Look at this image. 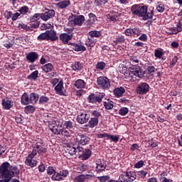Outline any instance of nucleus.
Listing matches in <instances>:
<instances>
[{
  "label": "nucleus",
  "instance_id": "4c0bfd02",
  "mask_svg": "<svg viewBox=\"0 0 182 182\" xmlns=\"http://www.w3.org/2000/svg\"><path fill=\"white\" fill-rule=\"evenodd\" d=\"M86 181V176L85 174H80L76 176L74 178V182H85Z\"/></svg>",
  "mask_w": 182,
  "mask_h": 182
},
{
  "label": "nucleus",
  "instance_id": "39448f33",
  "mask_svg": "<svg viewBox=\"0 0 182 182\" xmlns=\"http://www.w3.org/2000/svg\"><path fill=\"white\" fill-rule=\"evenodd\" d=\"M106 96L105 92H99L98 94L91 93L87 97L88 103H92V105H100L102 103L104 97Z\"/></svg>",
  "mask_w": 182,
  "mask_h": 182
},
{
  "label": "nucleus",
  "instance_id": "c9c22d12",
  "mask_svg": "<svg viewBox=\"0 0 182 182\" xmlns=\"http://www.w3.org/2000/svg\"><path fill=\"white\" fill-rule=\"evenodd\" d=\"M164 55V50L161 48H158L155 50L154 56L155 58H158V59H161V56Z\"/></svg>",
  "mask_w": 182,
  "mask_h": 182
},
{
  "label": "nucleus",
  "instance_id": "a18cd8bd",
  "mask_svg": "<svg viewBox=\"0 0 182 182\" xmlns=\"http://www.w3.org/2000/svg\"><path fill=\"white\" fill-rule=\"evenodd\" d=\"M164 9V4H163L161 1H159L156 4V11H158L160 14H163Z\"/></svg>",
  "mask_w": 182,
  "mask_h": 182
},
{
  "label": "nucleus",
  "instance_id": "c85d7f7f",
  "mask_svg": "<svg viewBox=\"0 0 182 182\" xmlns=\"http://www.w3.org/2000/svg\"><path fill=\"white\" fill-rule=\"evenodd\" d=\"M29 97H30V102L31 104H35L38 102V100H39V94L36 93V92H31L29 95Z\"/></svg>",
  "mask_w": 182,
  "mask_h": 182
},
{
  "label": "nucleus",
  "instance_id": "6e6d98bb",
  "mask_svg": "<svg viewBox=\"0 0 182 182\" xmlns=\"http://www.w3.org/2000/svg\"><path fill=\"white\" fill-rule=\"evenodd\" d=\"M38 41H48V31L40 34L38 36Z\"/></svg>",
  "mask_w": 182,
  "mask_h": 182
},
{
  "label": "nucleus",
  "instance_id": "de8ad7c7",
  "mask_svg": "<svg viewBox=\"0 0 182 182\" xmlns=\"http://www.w3.org/2000/svg\"><path fill=\"white\" fill-rule=\"evenodd\" d=\"M39 21H33L32 20H31L30 23L28 24V26H30L31 28V31H32V29H36V28L39 27Z\"/></svg>",
  "mask_w": 182,
  "mask_h": 182
},
{
  "label": "nucleus",
  "instance_id": "2f4dec72",
  "mask_svg": "<svg viewBox=\"0 0 182 182\" xmlns=\"http://www.w3.org/2000/svg\"><path fill=\"white\" fill-rule=\"evenodd\" d=\"M88 124H89V127H90V129H93V128L96 127V126H97V124H99V119L91 117L88 122Z\"/></svg>",
  "mask_w": 182,
  "mask_h": 182
},
{
  "label": "nucleus",
  "instance_id": "4468645a",
  "mask_svg": "<svg viewBox=\"0 0 182 182\" xmlns=\"http://www.w3.org/2000/svg\"><path fill=\"white\" fill-rule=\"evenodd\" d=\"M85 22V16L80 15L75 17L73 21H69V25L70 23H74V25H76L77 26H82L83 25V23Z\"/></svg>",
  "mask_w": 182,
  "mask_h": 182
},
{
  "label": "nucleus",
  "instance_id": "c756f323",
  "mask_svg": "<svg viewBox=\"0 0 182 182\" xmlns=\"http://www.w3.org/2000/svg\"><path fill=\"white\" fill-rule=\"evenodd\" d=\"M42 70L45 72V73H49V72H52L53 70V65L50 63H48L41 67Z\"/></svg>",
  "mask_w": 182,
  "mask_h": 182
},
{
  "label": "nucleus",
  "instance_id": "774afa93",
  "mask_svg": "<svg viewBox=\"0 0 182 182\" xmlns=\"http://www.w3.org/2000/svg\"><path fill=\"white\" fill-rule=\"evenodd\" d=\"M147 171H137V176H139V177H141V178H146V176H147Z\"/></svg>",
  "mask_w": 182,
  "mask_h": 182
},
{
  "label": "nucleus",
  "instance_id": "dca6fc26",
  "mask_svg": "<svg viewBox=\"0 0 182 182\" xmlns=\"http://www.w3.org/2000/svg\"><path fill=\"white\" fill-rule=\"evenodd\" d=\"M27 60L30 62V63H33L34 62H36L38 59H39V54L36 52H31L28 53L26 56Z\"/></svg>",
  "mask_w": 182,
  "mask_h": 182
},
{
  "label": "nucleus",
  "instance_id": "e2e57ef3",
  "mask_svg": "<svg viewBox=\"0 0 182 182\" xmlns=\"http://www.w3.org/2000/svg\"><path fill=\"white\" fill-rule=\"evenodd\" d=\"M53 26L52 25V23H43L41 28L43 31L45 29H52Z\"/></svg>",
  "mask_w": 182,
  "mask_h": 182
},
{
  "label": "nucleus",
  "instance_id": "f257e3e1",
  "mask_svg": "<svg viewBox=\"0 0 182 182\" xmlns=\"http://www.w3.org/2000/svg\"><path fill=\"white\" fill-rule=\"evenodd\" d=\"M31 147L33 150L28 154L25 160V164L26 166H28L31 168H33V167H36V166H38V161L35 159V156L37 154H39L40 156L46 154L48 149L45 148V145H43V140L41 139L34 141L31 144Z\"/></svg>",
  "mask_w": 182,
  "mask_h": 182
},
{
  "label": "nucleus",
  "instance_id": "2eb2a0df",
  "mask_svg": "<svg viewBox=\"0 0 182 182\" xmlns=\"http://www.w3.org/2000/svg\"><path fill=\"white\" fill-rule=\"evenodd\" d=\"M63 80H61L55 87L54 90L56 92L57 95H60V96H66V94L63 92Z\"/></svg>",
  "mask_w": 182,
  "mask_h": 182
},
{
  "label": "nucleus",
  "instance_id": "4d7b16f0",
  "mask_svg": "<svg viewBox=\"0 0 182 182\" xmlns=\"http://www.w3.org/2000/svg\"><path fill=\"white\" fill-rule=\"evenodd\" d=\"M18 28H20V29H24V31H31V26H29V24L26 25L23 23H19Z\"/></svg>",
  "mask_w": 182,
  "mask_h": 182
},
{
  "label": "nucleus",
  "instance_id": "0e129e2a",
  "mask_svg": "<svg viewBox=\"0 0 182 182\" xmlns=\"http://www.w3.org/2000/svg\"><path fill=\"white\" fill-rule=\"evenodd\" d=\"M58 173L60 174V177L63 178V177H68L69 171L68 170L62 169L58 172Z\"/></svg>",
  "mask_w": 182,
  "mask_h": 182
},
{
  "label": "nucleus",
  "instance_id": "412c9836",
  "mask_svg": "<svg viewBox=\"0 0 182 182\" xmlns=\"http://www.w3.org/2000/svg\"><path fill=\"white\" fill-rule=\"evenodd\" d=\"M21 103L23 106H27V105H29V103H31V98L29 97V94H28L27 92H24L21 95Z\"/></svg>",
  "mask_w": 182,
  "mask_h": 182
},
{
  "label": "nucleus",
  "instance_id": "b1692460",
  "mask_svg": "<svg viewBox=\"0 0 182 182\" xmlns=\"http://www.w3.org/2000/svg\"><path fill=\"white\" fill-rule=\"evenodd\" d=\"M71 68L75 72H79L83 69V64L79 61H75L71 65Z\"/></svg>",
  "mask_w": 182,
  "mask_h": 182
},
{
  "label": "nucleus",
  "instance_id": "ea45409f",
  "mask_svg": "<svg viewBox=\"0 0 182 182\" xmlns=\"http://www.w3.org/2000/svg\"><path fill=\"white\" fill-rule=\"evenodd\" d=\"M119 139V135H112L110 134H108L107 140H112V141H114V143H117Z\"/></svg>",
  "mask_w": 182,
  "mask_h": 182
},
{
  "label": "nucleus",
  "instance_id": "9b49d317",
  "mask_svg": "<svg viewBox=\"0 0 182 182\" xmlns=\"http://www.w3.org/2000/svg\"><path fill=\"white\" fill-rule=\"evenodd\" d=\"M150 90V85L147 82H141L136 89L137 95H146Z\"/></svg>",
  "mask_w": 182,
  "mask_h": 182
},
{
  "label": "nucleus",
  "instance_id": "a878e982",
  "mask_svg": "<svg viewBox=\"0 0 182 182\" xmlns=\"http://www.w3.org/2000/svg\"><path fill=\"white\" fill-rule=\"evenodd\" d=\"M70 0H63L57 3V6H58L60 9H65V8H68V6H70Z\"/></svg>",
  "mask_w": 182,
  "mask_h": 182
},
{
  "label": "nucleus",
  "instance_id": "6ab92c4d",
  "mask_svg": "<svg viewBox=\"0 0 182 182\" xmlns=\"http://www.w3.org/2000/svg\"><path fill=\"white\" fill-rule=\"evenodd\" d=\"M113 92L115 97H122L126 93V89L123 87H117L114 89Z\"/></svg>",
  "mask_w": 182,
  "mask_h": 182
},
{
  "label": "nucleus",
  "instance_id": "09e8293b",
  "mask_svg": "<svg viewBox=\"0 0 182 182\" xmlns=\"http://www.w3.org/2000/svg\"><path fill=\"white\" fill-rule=\"evenodd\" d=\"M91 116L94 118V119H98L100 117H102V112L97 111V110H93L91 112Z\"/></svg>",
  "mask_w": 182,
  "mask_h": 182
},
{
  "label": "nucleus",
  "instance_id": "f8f14e48",
  "mask_svg": "<svg viewBox=\"0 0 182 182\" xmlns=\"http://www.w3.org/2000/svg\"><path fill=\"white\" fill-rule=\"evenodd\" d=\"M126 36H134V38H137L141 35V31L140 28L135 27L134 28H127L124 31Z\"/></svg>",
  "mask_w": 182,
  "mask_h": 182
},
{
  "label": "nucleus",
  "instance_id": "052dcab7",
  "mask_svg": "<svg viewBox=\"0 0 182 182\" xmlns=\"http://www.w3.org/2000/svg\"><path fill=\"white\" fill-rule=\"evenodd\" d=\"M56 170H55V168H53V166H48L47 168V174L48 176H52V174H55L56 173Z\"/></svg>",
  "mask_w": 182,
  "mask_h": 182
},
{
  "label": "nucleus",
  "instance_id": "f3484780",
  "mask_svg": "<svg viewBox=\"0 0 182 182\" xmlns=\"http://www.w3.org/2000/svg\"><path fill=\"white\" fill-rule=\"evenodd\" d=\"M53 16H55V10L50 9L41 14V19L48 21V19H52Z\"/></svg>",
  "mask_w": 182,
  "mask_h": 182
},
{
  "label": "nucleus",
  "instance_id": "69168bd1",
  "mask_svg": "<svg viewBox=\"0 0 182 182\" xmlns=\"http://www.w3.org/2000/svg\"><path fill=\"white\" fill-rule=\"evenodd\" d=\"M177 62H178V58L177 56H174L170 63L169 68H173V66H176V63H177Z\"/></svg>",
  "mask_w": 182,
  "mask_h": 182
},
{
  "label": "nucleus",
  "instance_id": "13d9d810",
  "mask_svg": "<svg viewBox=\"0 0 182 182\" xmlns=\"http://www.w3.org/2000/svg\"><path fill=\"white\" fill-rule=\"evenodd\" d=\"M38 170L39 173H45L46 170V166H45V164L41 162L40 165L38 166Z\"/></svg>",
  "mask_w": 182,
  "mask_h": 182
},
{
  "label": "nucleus",
  "instance_id": "864d4df0",
  "mask_svg": "<svg viewBox=\"0 0 182 182\" xmlns=\"http://www.w3.org/2000/svg\"><path fill=\"white\" fill-rule=\"evenodd\" d=\"M156 70V68H154V66L153 65H149L146 68V72L148 75H152L153 73H154Z\"/></svg>",
  "mask_w": 182,
  "mask_h": 182
},
{
  "label": "nucleus",
  "instance_id": "c03bdc74",
  "mask_svg": "<svg viewBox=\"0 0 182 182\" xmlns=\"http://www.w3.org/2000/svg\"><path fill=\"white\" fill-rule=\"evenodd\" d=\"M51 180H53V181H62L63 178L61 177L59 172L57 171L51 176Z\"/></svg>",
  "mask_w": 182,
  "mask_h": 182
},
{
  "label": "nucleus",
  "instance_id": "bf43d9fd",
  "mask_svg": "<svg viewBox=\"0 0 182 182\" xmlns=\"http://www.w3.org/2000/svg\"><path fill=\"white\" fill-rule=\"evenodd\" d=\"M42 18V14H36L33 15V16L31 18V21H35V22H39V20Z\"/></svg>",
  "mask_w": 182,
  "mask_h": 182
},
{
  "label": "nucleus",
  "instance_id": "0eeeda50",
  "mask_svg": "<svg viewBox=\"0 0 182 182\" xmlns=\"http://www.w3.org/2000/svg\"><path fill=\"white\" fill-rule=\"evenodd\" d=\"M75 141L78 145L86 146V144L90 143V137L85 134L80 133L76 136Z\"/></svg>",
  "mask_w": 182,
  "mask_h": 182
},
{
  "label": "nucleus",
  "instance_id": "ddd939ff",
  "mask_svg": "<svg viewBox=\"0 0 182 182\" xmlns=\"http://www.w3.org/2000/svg\"><path fill=\"white\" fill-rule=\"evenodd\" d=\"M96 167L95 170L97 173H102V171L106 170V167H107V164L105 162V160L102 159H99L95 161Z\"/></svg>",
  "mask_w": 182,
  "mask_h": 182
},
{
  "label": "nucleus",
  "instance_id": "72a5a7b5",
  "mask_svg": "<svg viewBox=\"0 0 182 182\" xmlns=\"http://www.w3.org/2000/svg\"><path fill=\"white\" fill-rule=\"evenodd\" d=\"M104 107L106 110H112L114 105H113V101L110 100V99L107 100V101L104 102Z\"/></svg>",
  "mask_w": 182,
  "mask_h": 182
},
{
  "label": "nucleus",
  "instance_id": "f704fd0d",
  "mask_svg": "<svg viewBox=\"0 0 182 182\" xmlns=\"http://www.w3.org/2000/svg\"><path fill=\"white\" fill-rule=\"evenodd\" d=\"M35 110V107H33V105H27L24 107V112L26 114H31L32 113H34Z\"/></svg>",
  "mask_w": 182,
  "mask_h": 182
},
{
  "label": "nucleus",
  "instance_id": "a211bd4d",
  "mask_svg": "<svg viewBox=\"0 0 182 182\" xmlns=\"http://www.w3.org/2000/svg\"><path fill=\"white\" fill-rule=\"evenodd\" d=\"M1 105L4 110H9V109L14 107V102L8 98H4L1 102Z\"/></svg>",
  "mask_w": 182,
  "mask_h": 182
},
{
  "label": "nucleus",
  "instance_id": "680f3d73",
  "mask_svg": "<svg viewBox=\"0 0 182 182\" xmlns=\"http://www.w3.org/2000/svg\"><path fill=\"white\" fill-rule=\"evenodd\" d=\"M144 166V161L140 160L134 164V168H141Z\"/></svg>",
  "mask_w": 182,
  "mask_h": 182
},
{
  "label": "nucleus",
  "instance_id": "6e6552de",
  "mask_svg": "<svg viewBox=\"0 0 182 182\" xmlns=\"http://www.w3.org/2000/svg\"><path fill=\"white\" fill-rule=\"evenodd\" d=\"M89 119H90V114L86 111L80 112L77 115V122L79 124H85V123H87Z\"/></svg>",
  "mask_w": 182,
  "mask_h": 182
},
{
  "label": "nucleus",
  "instance_id": "7c9ffc66",
  "mask_svg": "<svg viewBox=\"0 0 182 182\" xmlns=\"http://www.w3.org/2000/svg\"><path fill=\"white\" fill-rule=\"evenodd\" d=\"M63 126V128L66 129L67 130H69L70 132H73V122L70 120L64 122Z\"/></svg>",
  "mask_w": 182,
  "mask_h": 182
},
{
  "label": "nucleus",
  "instance_id": "f03ea898",
  "mask_svg": "<svg viewBox=\"0 0 182 182\" xmlns=\"http://www.w3.org/2000/svg\"><path fill=\"white\" fill-rule=\"evenodd\" d=\"M19 168L15 165H11L9 162H4L0 166V182H21L14 177L19 176ZM12 178H14L12 180Z\"/></svg>",
  "mask_w": 182,
  "mask_h": 182
},
{
  "label": "nucleus",
  "instance_id": "423d86ee",
  "mask_svg": "<svg viewBox=\"0 0 182 182\" xmlns=\"http://www.w3.org/2000/svg\"><path fill=\"white\" fill-rule=\"evenodd\" d=\"M129 76H135L136 77H144L146 74V71L143 70V68L140 67V65H132L129 68Z\"/></svg>",
  "mask_w": 182,
  "mask_h": 182
},
{
  "label": "nucleus",
  "instance_id": "7ed1b4c3",
  "mask_svg": "<svg viewBox=\"0 0 182 182\" xmlns=\"http://www.w3.org/2000/svg\"><path fill=\"white\" fill-rule=\"evenodd\" d=\"M132 15L142 18L143 21H150L154 16V9H148L143 4H134L131 7Z\"/></svg>",
  "mask_w": 182,
  "mask_h": 182
},
{
  "label": "nucleus",
  "instance_id": "3c124183",
  "mask_svg": "<svg viewBox=\"0 0 182 182\" xmlns=\"http://www.w3.org/2000/svg\"><path fill=\"white\" fill-rule=\"evenodd\" d=\"M129 113V108L127 107H121L119 110V114L120 116H126Z\"/></svg>",
  "mask_w": 182,
  "mask_h": 182
},
{
  "label": "nucleus",
  "instance_id": "393cba45",
  "mask_svg": "<svg viewBox=\"0 0 182 182\" xmlns=\"http://www.w3.org/2000/svg\"><path fill=\"white\" fill-rule=\"evenodd\" d=\"M118 14L117 12H112L107 15V21L108 22H116L119 19V17H117Z\"/></svg>",
  "mask_w": 182,
  "mask_h": 182
},
{
  "label": "nucleus",
  "instance_id": "338daca9",
  "mask_svg": "<svg viewBox=\"0 0 182 182\" xmlns=\"http://www.w3.org/2000/svg\"><path fill=\"white\" fill-rule=\"evenodd\" d=\"M88 16L90 18L89 21H90L92 23L97 21V17H96V16L93 14V13L89 14Z\"/></svg>",
  "mask_w": 182,
  "mask_h": 182
},
{
  "label": "nucleus",
  "instance_id": "37998d69",
  "mask_svg": "<svg viewBox=\"0 0 182 182\" xmlns=\"http://www.w3.org/2000/svg\"><path fill=\"white\" fill-rule=\"evenodd\" d=\"M105 68H106V63L103 61L97 63L95 65V68L97 70H105Z\"/></svg>",
  "mask_w": 182,
  "mask_h": 182
},
{
  "label": "nucleus",
  "instance_id": "8fccbe9b",
  "mask_svg": "<svg viewBox=\"0 0 182 182\" xmlns=\"http://www.w3.org/2000/svg\"><path fill=\"white\" fill-rule=\"evenodd\" d=\"M107 2H109V0H95L94 4L96 6H102V5L107 4Z\"/></svg>",
  "mask_w": 182,
  "mask_h": 182
},
{
  "label": "nucleus",
  "instance_id": "e433bc0d",
  "mask_svg": "<svg viewBox=\"0 0 182 182\" xmlns=\"http://www.w3.org/2000/svg\"><path fill=\"white\" fill-rule=\"evenodd\" d=\"M38 75H39V71L35 70L27 77V79L28 80H36L38 79Z\"/></svg>",
  "mask_w": 182,
  "mask_h": 182
},
{
  "label": "nucleus",
  "instance_id": "1a4fd4ad",
  "mask_svg": "<svg viewBox=\"0 0 182 182\" xmlns=\"http://www.w3.org/2000/svg\"><path fill=\"white\" fill-rule=\"evenodd\" d=\"M120 182H132L136 179V173L134 171L126 172L125 175L119 176Z\"/></svg>",
  "mask_w": 182,
  "mask_h": 182
},
{
  "label": "nucleus",
  "instance_id": "bb28decb",
  "mask_svg": "<svg viewBox=\"0 0 182 182\" xmlns=\"http://www.w3.org/2000/svg\"><path fill=\"white\" fill-rule=\"evenodd\" d=\"M80 156H81L82 160H87V159H90V156H92V150L85 149H84L83 153L80 154Z\"/></svg>",
  "mask_w": 182,
  "mask_h": 182
},
{
  "label": "nucleus",
  "instance_id": "5fc2aeb1",
  "mask_svg": "<svg viewBox=\"0 0 182 182\" xmlns=\"http://www.w3.org/2000/svg\"><path fill=\"white\" fill-rule=\"evenodd\" d=\"M68 151L70 156H75L77 153V151H76V146H70L68 149Z\"/></svg>",
  "mask_w": 182,
  "mask_h": 182
},
{
  "label": "nucleus",
  "instance_id": "49530a36",
  "mask_svg": "<svg viewBox=\"0 0 182 182\" xmlns=\"http://www.w3.org/2000/svg\"><path fill=\"white\" fill-rule=\"evenodd\" d=\"M60 136H63V137H70V132H69L66 128H62L60 131Z\"/></svg>",
  "mask_w": 182,
  "mask_h": 182
},
{
  "label": "nucleus",
  "instance_id": "9d476101",
  "mask_svg": "<svg viewBox=\"0 0 182 182\" xmlns=\"http://www.w3.org/2000/svg\"><path fill=\"white\" fill-rule=\"evenodd\" d=\"M60 123V119H57L56 121H54V123H53V125L50 124L49 126L50 130L53 133V134L60 135V131L62 130V126H63Z\"/></svg>",
  "mask_w": 182,
  "mask_h": 182
},
{
  "label": "nucleus",
  "instance_id": "cd10ccee",
  "mask_svg": "<svg viewBox=\"0 0 182 182\" xmlns=\"http://www.w3.org/2000/svg\"><path fill=\"white\" fill-rule=\"evenodd\" d=\"M74 86L77 89H85L86 87V82L82 79H78L75 82Z\"/></svg>",
  "mask_w": 182,
  "mask_h": 182
},
{
  "label": "nucleus",
  "instance_id": "58836bf2",
  "mask_svg": "<svg viewBox=\"0 0 182 182\" xmlns=\"http://www.w3.org/2000/svg\"><path fill=\"white\" fill-rule=\"evenodd\" d=\"M38 102L39 105H46V103H49V97L42 95L39 97Z\"/></svg>",
  "mask_w": 182,
  "mask_h": 182
},
{
  "label": "nucleus",
  "instance_id": "603ef678",
  "mask_svg": "<svg viewBox=\"0 0 182 182\" xmlns=\"http://www.w3.org/2000/svg\"><path fill=\"white\" fill-rule=\"evenodd\" d=\"M148 144L150 147H151L152 149H154V147H157V146H159V144H157V142L156 141V140L153 139H150L148 141Z\"/></svg>",
  "mask_w": 182,
  "mask_h": 182
},
{
  "label": "nucleus",
  "instance_id": "20e7f679",
  "mask_svg": "<svg viewBox=\"0 0 182 182\" xmlns=\"http://www.w3.org/2000/svg\"><path fill=\"white\" fill-rule=\"evenodd\" d=\"M97 86L102 90H109L110 89V80L107 77L100 76L97 78Z\"/></svg>",
  "mask_w": 182,
  "mask_h": 182
},
{
  "label": "nucleus",
  "instance_id": "79ce46f5",
  "mask_svg": "<svg viewBox=\"0 0 182 182\" xmlns=\"http://www.w3.org/2000/svg\"><path fill=\"white\" fill-rule=\"evenodd\" d=\"M89 36L91 38H100V36H102V31H91L89 32Z\"/></svg>",
  "mask_w": 182,
  "mask_h": 182
},
{
  "label": "nucleus",
  "instance_id": "4be33fe9",
  "mask_svg": "<svg viewBox=\"0 0 182 182\" xmlns=\"http://www.w3.org/2000/svg\"><path fill=\"white\" fill-rule=\"evenodd\" d=\"M47 36H48V41H51V42L58 41V39H59V38H58V36H56V31L53 30L48 31Z\"/></svg>",
  "mask_w": 182,
  "mask_h": 182
},
{
  "label": "nucleus",
  "instance_id": "aec40b11",
  "mask_svg": "<svg viewBox=\"0 0 182 182\" xmlns=\"http://www.w3.org/2000/svg\"><path fill=\"white\" fill-rule=\"evenodd\" d=\"M182 31V20H179L176 23V26L174 28H171V33L173 35H176V33H178V32H181Z\"/></svg>",
  "mask_w": 182,
  "mask_h": 182
},
{
  "label": "nucleus",
  "instance_id": "5701e85b",
  "mask_svg": "<svg viewBox=\"0 0 182 182\" xmlns=\"http://www.w3.org/2000/svg\"><path fill=\"white\" fill-rule=\"evenodd\" d=\"M73 38V34L61 33L60 35V39L65 44L68 43Z\"/></svg>",
  "mask_w": 182,
  "mask_h": 182
},
{
  "label": "nucleus",
  "instance_id": "a19ab883",
  "mask_svg": "<svg viewBox=\"0 0 182 182\" xmlns=\"http://www.w3.org/2000/svg\"><path fill=\"white\" fill-rule=\"evenodd\" d=\"M18 12H19L21 14V15H22V16H23V15H26V14H28V12H29V7H28L27 6H21L18 10Z\"/></svg>",
  "mask_w": 182,
  "mask_h": 182
},
{
  "label": "nucleus",
  "instance_id": "473e14b6",
  "mask_svg": "<svg viewBox=\"0 0 182 182\" xmlns=\"http://www.w3.org/2000/svg\"><path fill=\"white\" fill-rule=\"evenodd\" d=\"M76 170H77V173H79L80 174H82V173H83L87 170V165H86L85 164H79L76 167Z\"/></svg>",
  "mask_w": 182,
  "mask_h": 182
}]
</instances>
